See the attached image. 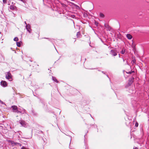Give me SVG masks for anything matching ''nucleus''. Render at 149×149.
I'll list each match as a JSON object with an SVG mask.
<instances>
[{"instance_id": "obj_27", "label": "nucleus", "mask_w": 149, "mask_h": 149, "mask_svg": "<svg viewBox=\"0 0 149 149\" xmlns=\"http://www.w3.org/2000/svg\"><path fill=\"white\" fill-rule=\"evenodd\" d=\"M24 112H25V109H24Z\"/></svg>"}, {"instance_id": "obj_25", "label": "nucleus", "mask_w": 149, "mask_h": 149, "mask_svg": "<svg viewBox=\"0 0 149 149\" xmlns=\"http://www.w3.org/2000/svg\"><path fill=\"white\" fill-rule=\"evenodd\" d=\"M21 145H21V144H19V146H21Z\"/></svg>"}, {"instance_id": "obj_26", "label": "nucleus", "mask_w": 149, "mask_h": 149, "mask_svg": "<svg viewBox=\"0 0 149 149\" xmlns=\"http://www.w3.org/2000/svg\"><path fill=\"white\" fill-rule=\"evenodd\" d=\"M123 61L124 62V60L123 59Z\"/></svg>"}, {"instance_id": "obj_3", "label": "nucleus", "mask_w": 149, "mask_h": 149, "mask_svg": "<svg viewBox=\"0 0 149 149\" xmlns=\"http://www.w3.org/2000/svg\"><path fill=\"white\" fill-rule=\"evenodd\" d=\"M110 54L113 56H115L117 55L116 51L114 49H111L110 52Z\"/></svg>"}, {"instance_id": "obj_30", "label": "nucleus", "mask_w": 149, "mask_h": 149, "mask_svg": "<svg viewBox=\"0 0 149 149\" xmlns=\"http://www.w3.org/2000/svg\"><path fill=\"white\" fill-rule=\"evenodd\" d=\"M105 26H106V24H105Z\"/></svg>"}, {"instance_id": "obj_11", "label": "nucleus", "mask_w": 149, "mask_h": 149, "mask_svg": "<svg viewBox=\"0 0 149 149\" xmlns=\"http://www.w3.org/2000/svg\"><path fill=\"white\" fill-rule=\"evenodd\" d=\"M52 80L54 81H55L56 82L58 83V81L56 79V78L54 77H52Z\"/></svg>"}, {"instance_id": "obj_21", "label": "nucleus", "mask_w": 149, "mask_h": 149, "mask_svg": "<svg viewBox=\"0 0 149 149\" xmlns=\"http://www.w3.org/2000/svg\"><path fill=\"white\" fill-rule=\"evenodd\" d=\"M133 149H138V148L137 147H135Z\"/></svg>"}, {"instance_id": "obj_28", "label": "nucleus", "mask_w": 149, "mask_h": 149, "mask_svg": "<svg viewBox=\"0 0 149 149\" xmlns=\"http://www.w3.org/2000/svg\"><path fill=\"white\" fill-rule=\"evenodd\" d=\"M72 0V1H74V0Z\"/></svg>"}, {"instance_id": "obj_29", "label": "nucleus", "mask_w": 149, "mask_h": 149, "mask_svg": "<svg viewBox=\"0 0 149 149\" xmlns=\"http://www.w3.org/2000/svg\"><path fill=\"white\" fill-rule=\"evenodd\" d=\"M119 57H120V54H119Z\"/></svg>"}, {"instance_id": "obj_2", "label": "nucleus", "mask_w": 149, "mask_h": 149, "mask_svg": "<svg viewBox=\"0 0 149 149\" xmlns=\"http://www.w3.org/2000/svg\"><path fill=\"white\" fill-rule=\"evenodd\" d=\"M19 122L22 126L23 127H27L28 126V124L26 123L24 120H20L19 121Z\"/></svg>"}, {"instance_id": "obj_9", "label": "nucleus", "mask_w": 149, "mask_h": 149, "mask_svg": "<svg viewBox=\"0 0 149 149\" xmlns=\"http://www.w3.org/2000/svg\"><path fill=\"white\" fill-rule=\"evenodd\" d=\"M126 36L127 38L130 40L132 38V36L130 34H127L126 35Z\"/></svg>"}, {"instance_id": "obj_12", "label": "nucleus", "mask_w": 149, "mask_h": 149, "mask_svg": "<svg viewBox=\"0 0 149 149\" xmlns=\"http://www.w3.org/2000/svg\"><path fill=\"white\" fill-rule=\"evenodd\" d=\"M21 42H17V45L18 47H20L21 45Z\"/></svg>"}, {"instance_id": "obj_18", "label": "nucleus", "mask_w": 149, "mask_h": 149, "mask_svg": "<svg viewBox=\"0 0 149 149\" xmlns=\"http://www.w3.org/2000/svg\"><path fill=\"white\" fill-rule=\"evenodd\" d=\"M95 25L96 26H98V23H97V22H95Z\"/></svg>"}, {"instance_id": "obj_7", "label": "nucleus", "mask_w": 149, "mask_h": 149, "mask_svg": "<svg viewBox=\"0 0 149 149\" xmlns=\"http://www.w3.org/2000/svg\"><path fill=\"white\" fill-rule=\"evenodd\" d=\"M134 79V78H132L129 79V82L128 83L129 86H130L131 84L133 82Z\"/></svg>"}, {"instance_id": "obj_14", "label": "nucleus", "mask_w": 149, "mask_h": 149, "mask_svg": "<svg viewBox=\"0 0 149 149\" xmlns=\"http://www.w3.org/2000/svg\"><path fill=\"white\" fill-rule=\"evenodd\" d=\"M80 35V33L79 32H77V37H79Z\"/></svg>"}, {"instance_id": "obj_19", "label": "nucleus", "mask_w": 149, "mask_h": 149, "mask_svg": "<svg viewBox=\"0 0 149 149\" xmlns=\"http://www.w3.org/2000/svg\"><path fill=\"white\" fill-rule=\"evenodd\" d=\"M21 149H26V148L22 146V148Z\"/></svg>"}, {"instance_id": "obj_1", "label": "nucleus", "mask_w": 149, "mask_h": 149, "mask_svg": "<svg viewBox=\"0 0 149 149\" xmlns=\"http://www.w3.org/2000/svg\"><path fill=\"white\" fill-rule=\"evenodd\" d=\"M7 74H6V78L9 80L10 81H12L13 80L12 75L10 72L9 71L7 72Z\"/></svg>"}, {"instance_id": "obj_22", "label": "nucleus", "mask_w": 149, "mask_h": 149, "mask_svg": "<svg viewBox=\"0 0 149 149\" xmlns=\"http://www.w3.org/2000/svg\"><path fill=\"white\" fill-rule=\"evenodd\" d=\"M24 23H25V24H26V25H27V24H26V22H24Z\"/></svg>"}, {"instance_id": "obj_17", "label": "nucleus", "mask_w": 149, "mask_h": 149, "mask_svg": "<svg viewBox=\"0 0 149 149\" xmlns=\"http://www.w3.org/2000/svg\"><path fill=\"white\" fill-rule=\"evenodd\" d=\"M135 125L136 127H137L138 126V124L137 122H136L135 123Z\"/></svg>"}, {"instance_id": "obj_15", "label": "nucleus", "mask_w": 149, "mask_h": 149, "mask_svg": "<svg viewBox=\"0 0 149 149\" xmlns=\"http://www.w3.org/2000/svg\"><path fill=\"white\" fill-rule=\"evenodd\" d=\"M100 16L102 17H104V15L102 13H100Z\"/></svg>"}, {"instance_id": "obj_23", "label": "nucleus", "mask_w": 149, "mask_h": 149, "mask_svg": "<svg viewBox=\"0 0 149 149\" xmlns=\"http://www.w3.org/2000/svg\"><path fill=\"white\" fill-rule=\"evenodd\" d=\"M131 73H132L131 72H128V73H129V74H131Z\"/></svg>"}, {"instance_id": "obj_16", "label": "nucleus", "mask_w": 149, "mask_h": 149, "mask_svg": "<svg viewBox=\"0 0 149 149\" xmlns=\"http://www.w3.org/2000/svg\"><path fill=\"white\" fill-rule=\"evenodd\" d=\"M7 0H3V1L4 3H7Z\"/></svg>"}, {"instance_id": "obj_8", "label": "nucleus", "mask_w": 149, "mask_h": 149, "mask_svg": "<svg viewBox=\"0 0 149 149\" xmlns=\"http://www.w3.org/2000/svg\"><path fill=\"white\" fill-rule=\"evenodd\" d=\"M10 9L13 10H16V7L14 5H11L10 7Z\"/></svg>"}, {"instance_id": "obj_6", "label": "nucleus", "mask_w": 149, "mask_h": 149, "mask_svg": "<svg viewBox=\"0 0 149 149\" xmlns=\"http://www.w3.org/2000/svg\"><path fill=\"white\" fill-rule=\"evenodd\" d=\"M11 108L13 111L14 112H16L17 111V107L16 106H13L11 107Z\"/></svg>"}, {"instance_id": "obj_4", "label": "nucleus", "mask_w": 149, "mask_h": 149, "mask_svg": "<svg viewBox=\"0 0 149 149\" xmlns=\"http://www.w3.org/2000/svg\"><path fill=\"white\" fill-rule=\"evenodd\" d=\"M26 28L29 33H30L31 30V26L29 24H27L26 25Z\"/></svg>"}, {"instance_id": "obj_24", "label": "nucleus", "mask_w": 149, "mask_h": 149, "mask_svg": "<svg viewBox=\"0 0 149 149\" xmlns=\"http://www.w3.org/2000/svg\"><path fill=\"white\" fill-rule=\"evenodd\" d=\"M63 6V5H64V4L63 3L62 4Z\"/></svg>"}, {"instance_id": "obj_5", "label": "nucleus", "mask_w": 149, "mask_h": 149, "mask_svg": "<svg viewBox=\"0 0 149 149\" xmlns=\"http://www.w3.org/2000/svg\"><path fill=\"white\" fill-rule=\"evenodd\" d=\"M1 84L3 87H6L7 86L6 82L4 81H2L1 82Z\"/></svg>"}, {"instance_id": "obj_10", "label": "nucleus", "mask_w": 149, "mask_h": 149, "mask_svg": "<svg viewBox=\"0 0 149 149\" xmlns=\"http://www.w3.org/2000/svg\"><path fill=\"white\" fill-rule=\"evenodd\" d=\"M125 49H122V51H121V54H125Z\"/></svg>"}, {"instance_id": "obj_13", "label": "nucleus", "mask_w": 149, "mask_h": 149, "mask_svg": "<svg viewBox=\"0 0 149 149\" xmlns=\"http://www.w3.org/2000/svg\"><path fill=\"white\" fill-rule=\"evenodd\" d=\"M18 40V39L17 37H15L14 39V40L15 41H17Z\"/></svg>"}, {"instance_id": "obj_20", "label": "nucleus", "mask_w": 149, "mask_h": 149, "mask_svg": "<svg viewBox=\"0 0 149 149\" xmlns=\"http://www.w3.org/2000/svg\"><path fill=\"white\" fill-rule=\"evenodd\" d=\"M17 111L16 112H17L18 113H21V112L19 111L18 110H17Z\"/></svg>"}]
</instances>
